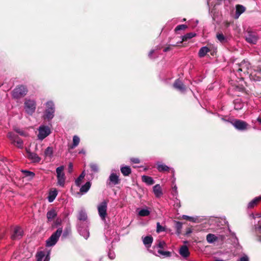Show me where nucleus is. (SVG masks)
<instances>
[{"label": "nucleus", "mask_w": 261, "mask_h": 261, "mask_svg": "<svg viewBox=\"0 0 261 261\" xmlns=\"http://www.w3.org/2000/svg\"><path fill=\"white\" fill-rule=\"evenodd\" d=\"M229 235H234V234L229 230L228 227L224 228L223 230L220 232V233L215 235L209 233L206 236V241L209 243H213L216 241H220L222 242L225 238L226 236Z\"/></svg>", "instance_id": "f257e3e1"}, {"label": "nucleus", "mask_w": 261, "mask_h": 261, "mask_svg": "<svg viewBox=\"0 0 261 261\" xmlns=\"http://www.w3.org/2000/svg\"><path fill=\"white\" fill-rule=\"evenodd\" d=\"M46 109L43 115V118L48 121L51 120L55 115V107L53 101H48L45 103Z\"/></svg>", "instance_id": "f03ea898"}, {"label": "nucleus", "mask_w": 261, "mask_h": 261, "mask_svg": "<svg viewBox=\"0 0 261 261\" xmlns=\"http://www.w3.org/2000/svg\"><path fill=\"white\" fill-rule=\"evenodd\" d=\"M36 109V102L34 99L25 98L24 102V109L26 113L32 115Z\"/></svg>", "instance_id": "7ed1b4c3"}, {"label": "nucleus", "mask_w": 261, "mask_h": 261, "mask_svg": "<svg viewBox=\"0 0 261 261\" xmlns=\"http://www.w3.org/2000/svg\"><path fill=\"white\" fill-rule=\"evenodd\" d=\"M7 137L10 140L11 143L19 148H22L23 143L22 140L13 132H9L7 134Z\"/></svg>", "instance_id": "20e7f679"}, {"label": "nucleus", "mask_w": 261, "mask_h": 261, "mask_svg": "<svg viewBox=\"0 0 261 261\" xmlns=\"http://www.w3.org/2000/svg\"><path fill=\"white\" fill-rule=\"evenodd\" d=\"M62 231V228L61 227L59 228L46 241V246L50 247L55 245L61 236Z\"/></svg>", "instance_id": "39448f33"}, {"label": "nucleus", "mask_w": 261, "mask_h": 261, "mask_svg": "<svg viewBox=\"0 0 261 261\" xmlns=\"http://www.w3.org/2000/svg\"><path fill=\"white\" fill-rule=\"evenodd\" d=\"M115 170H112L111 173L107 180V185L109 186L117 185L120 182L119 173L118 171V174L115 172Z\"/></svg>", "instance_id": "423d86ee"}, {"label": "nucleus", "mask_w": 261, "mask_h": 261, "mask_svg": "<svg viewBox=\"0 0 261 261\" xmlns=\"http://www.w3.org/2000/svg\"><path fill=\"white\" fill-rule=\"evenodd\" d=\"M38 134L37 137L39 140L42 141L51 133L50 128L48 126L44 125H40L38 128Z\"/></svg>", "instance_id": "0eeeda50"}, {"label": "nucleus", "mask_w": 261, "mask_h": 261, "mask_svg": "<svg viewBox=\"0 0 261 261\" xmlns=\"http://www.w3.org/2000/svg\"><path fill=\"white\" fill-rule=\"evenodd\" d=\"M64 167L63 166H60L56 169L57 184L63 187L65 182V175L63 172Z\"/></svg>", "instance_id": "6e6552de"}, {"label": "nucleus", "mask_w": 261, "mask_h": 261, "mask_svg": "<svg viewBox=\"0 0 261 261\" xmlns=\"http://www.w3.org/2000/svg\"><path fill=\"white\" fill-rule=\"evenodd\" d=\"M27 93L26 88L23 86H19L15 88L12 92V96L15 98H19L24 96Z\"/></svg>", "instance_id": "1a4fd4ad"}, {"label": "nucleus", "mask_w": 261, "mask_h": 261, "mask_svg": "<svg viewBox=\"0 0 261 261\" xmlns=\"http://www.w3.org/2000/svg\"><path fill=\"white\" fill-rule=\"evenodd\" d=\"M98 214L102 220H105L107 216V202L103 201L97 206Z\"/></svg>", "instance_id": "9d476101"}, {"label": "nucleus", "mask_w": 261, "mask_h": 261, "mask_svg": "<svg viewBox=\"0 0 261 261\" xmlns=\"http://www.w3.org/2000/svg\"><path fill=\"white\" fill-rule=\"evenodd\" d=\"M23 235L22 229L18 226H16L12 230L11 238L13 240H19L22 237Z\"/></svg>", "instance_id": "9b49d317"}, {"label": "nucleus", "mask_w": 261, "mask_h": 261, "mask_svg": "<svg viewBox=\"0 0 261 261\" xmlns=\"http://www.w3.org/2000/svg\"><path fill=\"white\" fill-rule=\"evenodd\" d=\"M231 123L236 129L241 131L246 130L248 126V124L246 122L241 120H235Z\"/></svg>", "instance_id": "f8f14e48"}, {"label": "nucleus", "mask_w": 261, "mask_h": 261, "mask_svg": "<svg viewBox=\"0 0 261 261\" xmlns=\"http://www.w3.org/2000/svg\"><path fill=\"white\" fill-rule=\"evenodd\" d=\"M246 40L250 43L255 44L258 39L256 33L254 32L248 31L245 35Z\"/></svg>", "instance_id": "ddd939ff"}, {"label": "nucleus", "mask_w": 261, "mask_h": 261, "mask_svg": "<svg viewBox=\"0 0 261 261\" xmlns=\"http://www.w3.org/2000/svg\"><path fill=\"white\" fill-rule=\"evenodd\" d=\"M26 151L27 158L33 163H39L40 161L41 158L36 153L32 152L27 149Z\"/></svg>", "instance_id": "4468645a"}, {"label": "nucleus", "mask_w": 261, "mask_h": 261, "mask_svg": "<svg viewBox=\"0 0 261 261\" xmlns=\"http://www.w3.org/2000/svg\"><path fill=\"white\" fill-rule=\"evenodd\" d=\"M156 169H158V170L159 172H161L168 171L170 169L169 167H168V166L166 165L165 164H163L159 162H157L156 163ZM171 172L173 173V175H174V172H175L174 169L171 168Z\"/></svg>", "instance_id": "2eb2a0df"}, {"label": "nucleus", "mask_w": 261, "mask_h": 261, "mask_svg": "<svg viewBox=\"0 0 261 261\" xmlns=\"http://www.w3.org/2000/svg\"><path fill=\"white\" fill-rule=\"evenodd\" d=\"M173 87L181 93H184L186 89V86L179 79L175 80L173 84Z\"/></svg>", "instance_id": "dca6fc26"}, {"label": "nucleus", "mask_w": 261, "mask_h": 261, "mask_svg": "<svg viewBox=\"0 0 261 261\" xmlns=\"http://www.w3.org/2000/svg\"><path fill=\"white\" fill-rule=\"evenodd\" d=\"M239 67L238 71H242L245 73L248 72V70L250 68V64L248 61L244 60L239 64Z\"/></svg>", "instance_id": "f3484780"}, {"label": "nucleus", "mask_w": 261, "mask_h": 261, "mask_svg": "<svg viewBox=\"0 0 261 261\" xmlns=\"http://www.w3.org/2000/svg\"><path fill=\"white\" fill-rule=\"evenodd\" d=\"M77 226L80 234L87 239L89 236V232L88 229L87 228H83L82 224L81 222L77 223Z\"/></svg>", "instance_id": "a211bd4d"}, {"label": "nucleus", "mask_w": 261, "mask_h": 261, "mask_svg": "<svg viewBox=\"0 0 261 261\" xmlns=\"http://www.w3.org/2000/svg\"><path fill=\"white\" fill-rule=\"evenodd\" d=\"M37 261H49V257L48 255H45L44 251H41L36 254V255Z\"/></svg>", "instance_id": "6ab92c4d"}, {"label": "nucleus", "mask_w": 261, "mask_h": 261, "mask_svg": "<svg viewBox=\"0 0 261 261\" xmlns=\"http://www.w3.org/2000/svg\"><path fill=\"white\" fill-rule=\"evenodd\" d=\"M77 218L78 220L80 221L79 223L81 222H81L83 221L85 224H87L88 222L87 214L85 211L84 210H81L79 211Z\"/></svg>", "instance_id": "aec40b11"}, {"label": "nucleus", "mask_w": 261, "mask_h": 261, "mask_svg": "<svg viewBox=\"0 0 261 261\" xmlns=\"http://www.w3.org/2000/svg\"><path fill=\"white\" fill-rule=\"evenodd\" d=\"M142 241L145 246L149 250V248L151 247L153 242V238L151 236H146L142 237Z\"/></svg>", "instance_id": "412c9836"}, {"label": "nucleus", "mask_w": 261, "mask_h": 261, "mask_svg": "<svg viewBox=\"0 0 261 261\" xmlns=\"http://www.w3.org/2000/svg\"><path fill=\"white\" fill-rule=\"evenodd\" d=\"M57 213L55 209L48 211L46 214V217L48 221H51L57 216Z\"/></svg>", "instance_id": "4be33fe9"}, {"label": "nucleus", "mask_w": 261, "mask_h": 261, "mask_svg": "<svg viewBox=\"0 0 261 261\" xmlns=\"http://www.w3.org/2000/svg\"><path fill=\"white\" fill-rule=\"evenodd\" d=\"M153 191L156 197H160L163 195L162 190L160 185L157 184L153 187Z\"/></svg>", "instance_id": "5701e85b"}, {"label": "nucleus", "mask_w": 261, "mask_h": 261, "mask_svg": "<svg viewBox=\"0 0 261 261\" xmlns=\"http://www.w3.org/2000/svg\"><path fill=\"white\" fill-rule=\"evenodd\" d=\"M261 201V196H258L255 197L253 199H252L251 201H250L248 204V208H253L255 206H256L259 202Z\"/></svg>", "instance_id": "b1692460"}, {"label": "nucleus", "mask_w": 261, "mask_h": 261, "mask_svg": "<svg viewBox=\"0 0 261 261\" xmlns=\"http://www.w3.org/2000/svg\"><path fill=\"white\" fill-rule=\"evenodd\" d=\"M179 254L184 257L189 256L190 252L187 246H182L179 249Z\"/></svg>", "instance_id": "393cba45"}, {"label": "nucleus", "mask_w": 261, "mask_h": 261, "mask_svg": "<svg viewBox=\"0 0 261 261\" xmlns=\"http://www.w3.org/2000/svg\"><path fill=\"white\" fill-rule=\"evenodd\" d=\"M245 11V8L242 5H237L236 6V12L235 18H238L239 16Z\"/></svg>", "instance_id": "a878e982"}, {"label": "nucleus", "mask_w": 261, "mask_h": 261, "mask_svg": "<svg viewBox=\"0 0 261 261\" xmlns=\"http://www.w3.org/2000/svg\"><path fill=\"white\" fill-rule=\"evenodd\" d=\"M150 252H152L156 256H170L171 252L169 251H164L161 249H158L157 251L158 254L156 253L155 251L149 250Z\"/></svg>", "instance_id": "bb28decb"}, {"label": "nucleus", "mask_w": 261, "mask_h": 261, "mask_svg": "<svg viewBox=\"0 0 261 261\" xmlns=\"http://www.w3.org/2000/svg\"><path fill=\"white\" fill-rule=\"evenodd\" d=\"M58 194V191L57 190L55 189L53 191H50L49 193L48 196L47 197L48 200L49 202H52Z\"/></svg>", "instance_id": "cd10ccee"}, {"label": "nucleus", "mask_w": 261, "mask_h": 261, "mask_svg": "<svg viewBox=\"0 0 261 261\" xmlns=\"http://www.w3.org/2000/svg\"><path fill=\"white\" fill-rule=\"evenodd\" d=\"M142 181L148 185H152L154 183V181L151 177L143 175L142 176Z\"/></svg>", "instance_id": "c85d7f7f"}, {"label": "nucleus", "mask_w": 261, "mask_h": 261, "mask_svg": "<svg viewBox=\"0 0 261 261\" xmlns=\"http://www.w3.org/2000/svg\"><path fill=\"white\" fill-rule=\"evenodd\" d=\"M120 171L124 176H128L131 173V169L127 166L121 167Z\"/></svg>", "instance_id": "c756f323"}, {"label": "nucleus", "mask_w": 261, "mask_h": 261, "mask_svg": "<svg viewBox=\"0 0 261 261\" xmlns=\"http://www.w3.org/2000/svg\"><path fill=\"white\" fill-rule=\"evenodd\" d=\"M209 51L210 49L206 46H204L200 49L198 53V55L199 57L202 58L204 57L206 55V54Z\"/></svg>", "instance_id": "7c9ffc66"}, {"label": "nucleus", "mask_w": 261, "mask_h": 261, "mask_svg": "<svg viewBox=\"0 0 261 261\" xmlns=\"http://www.w3.org/2000/svg\"><path fill=\"white\" fill-rule=\"evenodd\" d=\"M243 106L244 104L241 101V99H237L234 101V108L236 110H239L242 109Z\"/></svg>", "instance_id": "2f4dec72"}, {"label": "nucleus", "mask_w": 261, "mask_h": 261, "mask_svg": "<svg viewBox=\"0 0 261 261\" xmlns=\"http://www.w3.org/2000/svg\"><path fill=\"white\" fill-rule=\"evenodd\" d=\"M196 35V34L193 33H187L185 35L183 36L182 37V40L179 42V43H181L182 42L187 41L188 39H190L191 38H192L193 37H195ZM178 42L177 43L178 44Z\"/></svg>", "instance_id": "473e14b6"}, {"label": "nucleus", "mask_w": 261, "mask_h": 261, "mask_svg": "<svg viewBox=\"0 0 261 261\" xmlns=\"http://www.w3.org/2000/svg\"><path fill=\"white\" fill-rule=\"evenodd\" d=\"M80 139L77 136H74L73 137V143L72 145L70 147V149H73L76 147L80 143Z\"/></svg>", "instance_id": "72a5a7b5"}, {"label": "nucleus", "mask_w": 261, "mask_h": 261, "mask_svg": "<svg viewBox=\"0 0 261 261\" xmlns=\"http://www.w3.org/2000/svg\"><path fill=\"white\" fill-rule=\"evenodd\" d=\"M91 187V183L89 181L87 182L80 189V192L82 193H87Z\"/></svg>", "instance_id": "f704fd0d"}, {"label": "nucleus", "mask_w": 261, "mask_h": 261, "mask_svg": "<svg viewBox=\"0 0 261 261\" xmlns=\"http://www.w3.org/2000/svg\"><path fill=\"white\" fill-rule=\"evenodd\" d=\"M216 37L221 43H223L227 42V38L222 33H218Z\"/></svg>", "instance_id": "c9c22d12"}, {"label": "nucleus", "mask_w": 261, "mask_h": 261, "mask_svg": "<svg viewBox=\"0 0 261 261\" xmlns=\"http://www.w3.org/2000/svg\"><path fill=\"white\" fill-rule=\"evenodd\" d=\"M22 172L23 173L25 177L29 178V180L32 179L35 176V174L33 172L29 171L27 170H22Z\"/></svg>", "instance_id": "e433bc0d"}, {"label": "nucleus", "mask_w": 261, "mask_h": 261, "mask_svg": "<svg viewBox=\"0 0 261 261\" xmlns=\"http://www.w3.org/2000/svg\"><path fill=\"white\" fill-rule=\"evenodd\" d=\"M150 213V212L148 209L144 208V209L141 210L139 212L138 215L141 217H145V216H148V215H149Z\"/></svg>", "instance_id": "4c0bfd02"}, {"label": "nucleus", "mask_w": 261, "mask_h": 261, "mask_svg": "<svg viewBox=\"0 0 261 261\" xmlns=\"http://www.w3.org/2000/svg\"><path fill=\"white\" fill-rule=\"evenodd\" d=\"M166 246V244L164 241H159L158 244L154 246L153 247V251H155V249H161L162 248H164Z\"/></svg>", "instance_id": "58836bf2"}, {"label": "nucleus", "mask_w": 261, "mask_h": 261, "mask_svg": "<svg viewBox=\"0 0 261 261\" xmlns=\"http://www.w3.org/2000/svg\"><path fill=\"white\" fill-rule=\"evenodd\" d=\"M182 224L180 222H176L175 228L176 229V233L179 235L181 233Z\"/></svg>", "instance_id": "ea45409f"}, {"label": "nucleus", "mask_w": 261, "mask_h": 261, "mask_svg": "<svg viewBox=\"0 0 261 261\" xmlns=\"http://www.w3.org/2000/svg\"><path fill=\"white\" fill-rule=\"evenodd\" d=\"M53 149L51 147H48L44 151V155L45 156L51 157L53 155Z\"/></svg>", "instance_id": "a19ab883"}, {"label": "nucleus", "mask_w": 261, "mask_h": 261, "mask_svg": "<svg viewBox=\"0 0 261 261\" xmlns=\"http://www.w3.org/2000/svg\"><path fill=\"white\" fill-rule=\"evenodd\" d=\"M85 176L84 172H83L79 176V177L76 179L75 184L77 186H80L81 181L83 179Z\"/></svg>", "instance_id": "79ce46f5"}, {"label": "nucleus", "mask_w": 261, "mask_h": 261, "mask_svg": "<svg viewBox=\"0 0 261 261\" xmlns=\"http://www.w3.org/2000/svg\"><path fill=\"white\" fill-rule=\"evenodd\" d=\"M91 170L94 172H97L98 171V166L97 164L91 163L90 165Z\"/></svg>", "instance_id": "37998d69"}, {"label": "nucleus", "mask_w": 261, "mask_h": 261, "mask_svg": "<svg viewBox=\"0 0 261 261\" xmlns=\"http://www.w3.org/2000/svg\"><path fill=\"white\" fill-rule=\"evenodd\" d=\"M187 28V26L186 25H185V24H180V25H177L175 28V31L176 32H177L178 31L184 30H185Z\"/></svg>", "instance_id": "c03bdc74"}, {"label": "nucleus", "mask_w": 261, "mask_h": 261, "mask_svg": "<svg viewBox=\"0 0 261 261\" xmlns=\"http://www.w3.org/2000/svg\"><path fill=\"white\" fill-rule=\"evenodd\" d=\"M237 261H249V258L247 255L243 254L239 257Z\"/></svg>", "instance_id": "a18cd8bd"}, {"label": "nucleus", "mask_w": 261, "mask_h": 261, "mask_svg": "<svg viewBox=\"0 0 261 261\" xmlns=\"http://www.w3.org/2000/svg\"><path fill=\"white\" fill-rule=\"evenodd\" d=\"M163 231H164V228L160 225L159 222L157 223L156 231L158 232H162Z\"/></svg>", "instance_id": "49530a36"}, {"label": "nucleus", "mask_w": 261, "mask_h": 261, "mask_svg": "<svg viewBox=\"0 0 261 261\" xmlns=\"http://www.w3.org/2000/svg\"><path fill=\"white\" fill-rule=\"evenodd\" d=\"M182 218L185 220H189L190 221L194 222L195 221V219L193 217L187 216V215H183L182 216Z\"/></svg>", "instance_id": "de8ad7c7"}, {"label": "nucleus", "mask_w": 261, "mask_h": 261, "mask_svg": "<svg viewBox=\"0 0 261 261\" xmlns=\"http://www.w3.org/2000/svg\"><path fill=\"white\" fill-rule=\"evenodd\" d=\"M256 233L259 236H261V225L255 227Z\"/></svg>", "instance_id": "09e8293b"}, {"label": "nucleus", "mask_w": 261, "mask_h": 261, "mask_svg": "<svg viewBox=\"0 0 261 261\" xmlns=\"http://www.w3.org/2000/svg\"><path fill=\"white\" fill-rule=\"evenodd\" d=\"M130 160L131 162L134 164H139L140 162V160L138 158H132L130 159Z\"/></svg>", "instance_id": "8fccbe9b"}, {"label": "nucleus", "mask_w": 261, "mask_h": 261, "mask_svg": "<svg viewBox=\"0 0 261 261\" xmlns=\"http://www.w3.org/2000/svg\"><path fill=\"white\" fill-rule=\"evenodd\" d=\"M172 190H173L172 194H173V196H176L177 195L178 193H177V188L176 185H175L172 188Z\"/></svg>", "instance_id": "3c124183"}, {"label": "nucleus", "mask_w": 261, "mask_h": 261, "mask_svg": "<svg viewBox=\"0 0 261 261\" xmlns=\"http://www.w3.org/2000/svg\"><path fill=\"white\" fill-rule=\"evenodd\" d=\"M108 256L110 259H113L115 258V254L114 252H113L111 251H110L108 253Z\"/></svg>", "instance_id": "603ef678"}, {"label": "nucleus", "mask_w": 261, "mask_h": 261, "mask_svg": "<svg viewBox=\"0 0 261 261\" xmlns=\"http://www.w3.org/2000/svg\"><path fill=\"white\" fill-rule=\"evenodd\" d=\"M70 230V229H66L64 232H63V237L64 238H66L68 235V234L69 233Z\"/></svg>", "instance_id": "864d4df0"}, {"label": "nucleus", "mask_w": 261, "mask_h": 261, "mask_svg": "<svg viewBox=\"0 0 261 261\" xmlns=\"http://www.w3.org/2000/svg\"><path fill=\"white\" fill-rule=\"evenodd\" d=\"M15 130V132H16L17 133L19 134L21 136H24L25 135V133L22 131V130H20V129H16L15 128L14 129Z\"/></svg>", "instance_id": "5fc2aeb1"}, {"label": "nucleus", "mask_w": 261, "mask_h": 261, "mask_svg": "<svg viewBox=\"0 0 261 261\" xmlns=\"http://www.w3.org/2000/svg\"><path fill=\"white\" fill-rule=\"evenodd\" d=\"M72 169H73V165L72 163H70L68 165V172H71L72 171Z\"/></svg>", "instance_id": "6e6d98bb"}, {"label": "nucleus", "mask_w": 261, "mask_h": 261, "mask_svg": "<svg viewBox=\"0 0 261 261\" xmlns=\"http://www.w3.org/2000/svg\"><path fill=\"white\" fill-rule=\"evenodd\" d=\"M154 50L153 49L151 50L150 51V52L148 54V56H149V58H152V55L154 53Z\"/></svg>", "instance_id": "4d7b16f0"}, {"label": "nucleus", "mask_w": 261, "mask_h": 261, "mask_svg": "<svg viewBox=\"0 0 261 261\" xmlns=\"http://www.w3.org/2000/svg\"><path fill=\"white\" fill-rule=\"evenodd\" d=\"M170 49H171V48H170V46L169 45V46L165 47L164 49V51L167 52V51H169Z\"/></svg>", "instance_id": "13d9d810"}, {"label": "nucleus", "mask_w": 261, "mask_h": 261, "mask_svg": "<svg viewBox=\"0 0 261 261\" xmlns=\"http://www.w3.org/2000/svg\"><path fill=\"white\" fill-rule=\"evenodd\" d=\"M80 154H85L86 153V151L85 150V149H82L81 150H80L79 151V152Z\"/></svg>", "instance_id": "bf43d9fd"}, {"label": "nucleus", "mask_w": 261, "mask_h": 261, "mask_svg": "<svg viewBox=\"0 0 261 261\" xmlns=\"http://www.w3.org/2000/svg\"><path fill=\"white\" fill-rule=\"evenodd\" d=\"M192 230L191 228H188L187 230V231H186V234H189L191 233H192Z\"/></svg>", "instance_id": "052dcab7"}, {"label": "nucleus", "mask_w": 261, "mask_h": 261, "mask_svg": "<svg viewBox=\"0 0 261 261\" xmlns=\"http://www.w3.org/2000/svg\"><path fill=\"white\" fill-rule=\"evenodd\" d=\"M257 120L260 124H261V117H258Z\"/></svg>", "instance_id": "680f3d73"}, {"label": "nucleus", "mask_w": 261, "mask_h": 261, "mask_svg": "<svg viewBox=\"0 0 261 261\" xmlns=\"http://www.w3.org/2000/svg\"><path fill=\"white\" fill-rule=\"evenodd\" d=\"M256 216L257 217H261V216H260V214H256Z\"/></svg>", "instance_id": "e2e57ef3"}, {"label": "nucleus", "mask_w": 261, "mask_h": 261, "mask_svg": "<svg viewBox=\"0 0 261 261\" xmlns=\"http://www.w3.org/2000/svg\"><path fill=\"white\" fill-rule=\"evenodd\" d=\"M215 261H224V260H220V259H216Z\"/></svg>", "instance_id": "0e129e2a"}, {"label": "nucleus", "mask_w": 261, "mask_h": 261, "mask_svg": "<svg viewBox=\"0 0 261 261\" xmlns=\"http://www.w3.org/2000/svg\"><path fill=\"white\" fill-rule=\"evenodd\" d=\"M176 204L177 206H180V205H178V203H176Z\"/></svg>", "instance_id": "69168bd1"}, {"label": "nucleus", "mask_w": 261, "mask_h": 261, "mask_svg": "<svg viewBox=\"0 0 261 261\" xmlns=\"http://www.w3.org/2000/svg\"><path fill=\"white\" fill-rule=\"evenodd\" d=\"M176 204L177 206H180V205H178V203H176Z\"/></svg>", "instance_id": "338daca9"}, {"label": "nucleus", "mask_w": 261, "mask_h": 261, "mask_svg": "<svg viewBox=\"0 0 261 261\" xmlns=\"http://www.w3.org/2000/svg\"><path fill=\"white\" fill-rule=\"evenodd\" d=\"M222 119L223 121H226V120H225V119H224V118H222Z\"/></svg>", "instance_id": "774afa93"}]
</instances>
